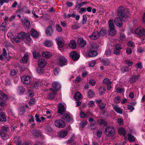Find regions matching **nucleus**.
I'll use <instances>...</instances> for the list:
<instances>
[{"label":"nucleus","mask_w":145,"mask_h":145,"mask_svg":"<svg viewBox=\"0 0 145 145\" xmlns=\"http://www.w3.org/2000/svg\"><path fill=\"white\" fill-rule=\"evenodd\" d=\"M118 17L115 18L114 22L116 25L120 27L122 26V21L123 18L125 16L126 13L125 12V9L123 7L120 6L118 9Z\"/></svg>","instance_id":"obj_1"},{"label":"nucleus","mask_w":145,"mask_h":145,"mask_svg":"<svg viewBox=\"0 0 145 145\" xmlns=\"http://www.w3.org/2000/svg\"><path fill=\"white\" fill-rule=\"evenodd\" d=\"M88 55L90 57L97 56L98 55L97 50L98 49L99 47L97 46H89Z\"/></svg>","instance_id":"obj_2"},{"label":"nucleus","mask_w":145,"mask_h":145,"mask_svg":"<svg viewBox=\"0 0 145 145\" xmlns=\"http://www.w3.org/2000/svg\"><path fill=\"white\" fill-rule=\"evenodd\" d=\"M106 135L109 137L114 138L116 134L115 130L114 128L112 126L107 127L105 131Z\"/></svg>","instance_id":"obj_3"},{"label":"nucleus","mask_w":145,"mask_h":145,"mask_svg":"<svg viewBox=\"0 0 145 145\" xmlns=\"http://www.w3.org/2000/svg\"><path fill=\"white\" fill-rule=\"evenodd\" d=\"M21 80L24 84L28 85L30 84L32 81V78L30 76L24 75L21 77Z\"/></svg>","instance_id":"obj_4"},{"label":"nucleus","mask_w":145,"mask_h":145,"mask_svg":"<svg viewBox=\"0 0 145 145\" xmlns=\"http://www.w3.org/2000/svg\"><path fill=\"white\" fill-rule=\"evenodd\" d=\"M58 63L59 65L61 67L67 65V59L63 56H61L59 57Z\"/></svg>","instance_id":"obj_5"},{"label":"nucleus","mask_w":145,"mask_h":145,"mask_svg":"<svg viewBox=\"0 0 145 145\" xmlns=\"http://www.w3.org/2000/svg\"><path fill=\"white\" fill-rule=\"evenodd\" d=\"M55 126L59 128H63L65 124V123L62 120H56L54 121Z\"/></svg>","instance_id":"obj_6"},{"label":"nucleus","mask_w":145,"mask_h":145,"mask_svg":"<svg viewBox=\"0 0 145 145\" xmlns=\"http://www.w3.org/2000/svg\"><path fill=\"white\" fill-rule=\"evenodd\" d=\"M135 33L140 36H145V30L142 27L137 28L135 31Z\"/></svg>","instance_id":"obj_7"},{"label":"nucleus","mask_w":145,"mask_h":145,"mask_svg":"<svg viewBox=\"0 0 145 145\" xmlns=\"http://www.w3.org/2000/svg\"><path fill=\"white\" fill-rule=\"evenodd\" d=\"M121 48L122 47L121 46H112L113 53L116 55H119L121 52L120 50Z\"/></svg>","instance_id":"obj_8"},{"label":"nucleus","mask_w":145,"mask_h":145,"mask_svg":"<svg viewBox=\"0 0 145 145\" xmlns=\"http://www.w3.org/2000/svg\"><path fill=\"white\" fill-rule=\"evenodd\" d=\"M100 37L99 32L97 30H94L92 34L89 36V38L91 39L95 40L97 39Z\"/></svg>","instance_id":"obj_9"},{"label":"nucleus","mask_w":145,"mask_h":145,"mask_svg":"<svg viewBox=\"0 0 145 145\" xmlns=\"http://www.w3.org/2000/svg\"><path fill=\"white\" fill-rule=\"evenodd\" d=\"M4 59L7 60L10 59L9 56L7 54L6 49L5 48L3 49L2 54L0 55V60H3Z\"/></svg>","instance_id":"obj_10"},{"label":"nucleus","mask_w":145,"mask_h":145,"mask_svg":"<svg viewBox=\"0 0 145 145\" xmlns=\"http://www.w3.org/2000/svg\"><path fill=\"white\" fill-rule=\"evenodd\" d=\"M69 55L70 57L74 61L78 60L80 57L79 55L75 51L71 52L70 53Z\"/></svg>","instance_id":"obj_11"},{"label":"nucleus","mask_w":145,"mask_h":145,"mask_svg":"<svg viewBox=\"0 0 145 145\" xmlns=\"http://www.w3.org/2000/svg\"><path fill=\"white\" fill-rule=\"evenodd\" d=\"M30 33L31 35L34 38H37L39 36V33L34 29H31Z\"/></svg>","instance_id":"obj_12"},{"label":"nucleus","mask_w":145,"mask_h":145,"mask_svg":"<svg viewBox=\"0 0 145 145\" xmlns=\"http://www.w3.org/2000/svg\"><path fill=\"white\" fill-rule=\"evenodd\" d=\"M58 112L59 114H62L64 112L65 110V108L62 103H59L58 107Z\"/></svg>","instance_id":"obj_13"},{"label":"nucleus","mask_w":145,"mask_h":145,"mask_svg":"<svg viewBox=\"0 0 145 145\" xmlns=\"http://www.w3.org/2000/svg\"><path fill=\"white\" fill-rule=\"evenodd\" d=\"M38 65L40 68H43L46 65V61L43 59H41L38 61Z\"/></svg>","instance_id":"obj_14"},{"label":"nucleus","mask_w":145,"mask_h":145,"mask_svg":"<svg viewBox=\"0 0 145 145\" xmlns=\"http://www.w3.org/2000/svg\"><path fill=\"white\" fill-rule=\"evenodd\" d=\"M54 31L52 26H49L46 29V33L48 36H51L53 33Z\"/></svg>","instance_id":"obj_15"},{"label":"nucleus","mask_w":145,"mask_h":145,"mask_svg":"<svg viewBox=\"0 0 145 145\" xmlns=\"http://www.w3.org/2000/svg\"><path fill=\"white\" fill-rule=\"evenodd\" d=\"M52 87L56 90L58 91L61 87V85L57 81H55L52 84Z\"/></svg>","instance_id":"obj_16"},{"label":"nucleus","mask_w":145,"mask_h":145,"mask_svg":"<svg viewBox=\"0 0 145 145\" xmlns=\"http://www.w3.org/2000/svg\"><path fill=\"white\" fill-rule=\"evenodd\" d=\"M56 41L58 45L63 44L64 40L63 38L61 37H59L56 39Z\"/></svg>","instance_id":"obj_17"},{"label":"nucleus","mask_w":145,"mask_h":145,"mask_svg":"<svg viewBox=\"0 0 145 145\" xmlns=\"http://www.w3.org/2000/svg\"><path fill=\"white\" fill-rule=\"evenodd\" d=\"M77 43L78 45H86V42L83 38L80 37L78 39Z\"/></svg>","instance_id":"obj_18"},{"label":"nucleus","mask_w":145,"mask_h":145,"mask_svg":"<svg viewBox=\"0 0 145 145\" xmlns=\"http://www.w3.org/2000/svg\"><path fill=\"white\" fill-rule=\"evenodd\" d=\"M112 46H110L106 50L105 54L107 57L110 56L112 54Z\"/></svg>","instance_id":"obj_19"},{"label":"nucleus","mask_w":145,"mask_h":145,"mask_svg":"<svg viewBox=\"0 0 145 145\" xmlns=\"http://www.w3.org/2000/svg\"><path fill=\"white\" fill-rule=\"evenodd\" d=\"M21 22L24 25V26L28 28L30 25V22L29 20L27 18L22 19L21 20Z\"/></svg>","instance_id":"obj_20"},{"label":"nucleus","mask_w":145,"mask_h":145,"mask_svg":"<svg viewBox=\"0 0 145 145\" xmlns=\"http://www.w3.org/2000/svg\"><path fill=\"white\" fill-rule=\"evenodd\" d=\"M39 116L38 114H35V120L38 123H40L41 122L44 121L45 120V118L44 117L42 116L40 117L41 120L39 118Z\"/></svg>","instance_id":"obj_21"},{"label":"nucleus","mask_w":145,"mask_h":145,"mask_svg":"<svg viewBox=\"0 0 145 145\" xmlns=\"http://www.w3.org/2000/svg\"><path fill=\"white\" fill-rule=\"evenodd\" d=\"M50 89L52 93H50L48 96V97L49 99H53L56 95V92L52 88H50Z\"/></svg>","instance_id":"obj_22"},{"label":"nucleus","mask_w":145,"mask_h":145,"mask_svg":"<svg viewBox=\"0 0 145 145\" xmlns=\"http://www.w3.org/2000/svg\"><path fill=\"white\" fill-rule=\"evenodd\" d=\"M140 75H136L133 76L130 80V82L131 83H133L136 82L140 77Z\"/></svg>","instance_id":"obj_23"},{"label":"nucleus","mask_w":145,"mask_h":145,"mask_svg":"<svg viewBox=\"0 0 145 145\" xmlns=\"http://www.w3.org/2000/svg\"><path fill=\"white\" fill-rule=\"evenodd\" d=\"M32 41L30 37L29 33H28L26 34V40H25V42L27 45H29L32 42Z\"/></svg>","instance_id":"obj_24"},{"label":"nucleus","mask_w":145,"mask_h":145,"mask_svg":"<svg viewBox=\"0 0 145 145\" xmlns=\"http://www.w3.org/2000/svg\"><path fill=\"white\" fill-rule=\"evenodd\" d=\"M28 56V55L27 54H25L24 56L20 60V63L23 64L26 63L27 61V58Z\"/></svg>","instance_id":"obj_25"},{"label":"nucleus","mask_w":145,"mask_h":145,"mask_svg":"<svg viewBox=\"0 0 145 145\" xmlns=\"http://www.w3.org/2000/svg\"><path fill=\"white\" fill-rule=\"evenodd\" d=\"M99 33L100 36H106L107 34V30L106 29L103 27L99 32Z\"/></svg>","instance_id":"obj_26"},{"label":"nucleus","mask_w":145,"mask_h":145,"mask_svg":"<svg viewBox=\"0 0 145 145\" xmlns=\"http://www.w3.org/2000/svg\"><path fill=\"white\" fill-rule=\"evenodd\" d=\"M67 133L66 130L62 131L59 133V137L61 138H64L67 135Z\"/></svg>","instance_id":"obj_27"},{"label":"nucleus","mask_w":145,"mask_h":145,"mask_svg":"<svg viewBox=\"0 0 145 145\" xmlns=\"http://www.w3.org/2000/svg\"><path fill=\"white\" fill-rule=\"evenodd\" d=\"M62 118L64 120L69 121L71 120L72 118L67 114H64L62 117Z\"/></svg>","instance_id":"obj_28"},{"label":"nucleus","mask_w":145,"mask_h":145,"mask_svg":"<svg viewBox=\"0 0 145 145\" xmlns=\"http://www.w3.org/2000/svg\"><path fill=\"white\" fill-rule=\"evenodd\" d=\"M113 108L117 113L120 114H122V111L121 109L118 105H115L113 106Z\"/></svg>","instance_id":"obj_29"},{"label":"nucleus","mask_w":145,"mask_h":145,"mask_svg":"<svg viewBox=\"0 0 145 145\" xmlns=\"http://www.w3.org/2000/svg\"><path fill=\"white\" fill-rule=\"evenodd\" d=\"M42 55L43 57L47 58H50L52 56L51 53L47 52H43Z\"/></svg>","instance_id":"obj_30"},{"label":"nucleus","mask_w":145,"mask_h":145,"mask_svg":"<svg viewBox=\"0 0 145 145\" xmlns=\"http://www.w3.org/2000/svg\"><path fill=\"white\" fill-rule=\"evenodd\" d=\"M33 135L35 137H38L40 136V131L37 130H33L32 131Z\"/></svg>","instance_id":"obj_31"},{"label":"nucleus","mask_w":145,"mask_h":145,"mask_svg":"<svg viewBox=\"0 0 145 145\" xmlns=\"http://www.w3.org/2000/svg\"><path fill=\"white\" fill-rule=\"evenodd\" d=\"M17 91L20 94L22 95L24 93L25 91V89L22 86H19L18 88Z\"/></svg>","instance_id":"obj_32"},{"label":"nucleus","mask_w":145,"mask_h":145,"mask_svg":"<svg viewBox=\"0 0 145 145\" xmlns=\"http://www.w3.org/2000/svg\"><path fill=\"white\" fill-rule=\"evenodd\" d=\"M108 24L109 25V29H115L113 23V20H110L108 21Z\"/></svg>","instance_id":"obj_33"},{"label":"nucleus","mask_w":145,"mask_h":145,"mask_svg":"<svg viewBox=\"0 0 145 145\" xmlns=\"http://www.w3.org/2000/svg\"><path fill=\"white\" fill-rule=\"evenodd\" d=\"M0 121H6L5 113L1 112L0 113Z\"/></svg>","instance_id":"obj_34"},{"label":"nucleus","mask_w":145,"mask_h":145,"mask_svg":"<svg viewBox=\"0 0 145 145\" xmlns=\"http://www.w3.org/2000/svg\"><path fill=\"white\" fill-rule=\"evenodd\" d=\"M33 55L34 58L35 59H38L40 57V54L38 52H37L36 51H34L33 52Z\"/></svg>","instance_id":"obj_35"},{"label":"nucleus","mask_w":145,"mask_h":145,"mask_svg":"<svg viewBox=\"0 0 145 145\" xmlns=\"http://www.w3.org/2000/svg\"><path fill=\"white\" fill-rule=\"evenodd\" d=\"M29 122L31 124L32 127H34L35 125V124L34 123V119L33 116L31 115L30 116V118L29 119Z\"/></svg>","instance_id":"obj_36"},{"label":"nucleus","mask_w":145,"mask_h":145,"mask_svg":"<svg viewBox=\"0 0 145 145\" xmlns=\"http://www.w3.org/2000/svg\"><path fill=\"white\" fill-rule=\"evenodd\" d=\"M74 97L76 101L80 100L81 98V95L79 92H76L74 96Z\"/></svg>","instance_id":"obj_37"},{"label":"nucleus","mask_w":145,"mask_h":145,"mask_svg":"<svg viewBox=\"0 0 145 145\" xmlns=\"http://www.w3.org/2000/svg\"><path fill=\"white\" fill-rule=\"evenodd\" d=\"M0 98L3 100H5L8 98V96L2 91H0Z\"/></svg>","instance_id":"obj_38"},{"label":"nucleus","mask_w":145,"mask_h":145,"mask_svg":"<svg viewBox=\"0 0 145 145\" xmlns=\"http://www.w3.org/2000/svg\"><path fill=\"white\" fill-rule=\"evenodd\" d=\"M102 63L104 65L107 66L110 64V61L109 59H103Z\"/></svg>","instance_id":"obj_39"},{"label":"nucleus","mask_w":145,"mask_h":145,"mask_svg":"<svg viewBox=\"0 0 145 145\" xmlns=\"http://www.w3.org/2000/svg\"><path fill=\"white\" fill-rule=\"evenodd\" d=\"M18 37L21 39H24L26 37V35L25 32H22L19 33L18 35Z\"/></svg>","instance_id":"obj_40"},{"label":"nucleus","mask_w":145,"mask_h":145,"mask_svg":"<svg viewBox=\"0 0 145 145\" xmlns=\"http://www.w3.org/2000/svg\"><path fill=\"white\" fill-rule=\"evenodd\" d=\"M129 70V67L126 66L122 67L121 69V71L123 73L128 72Z\"/></svg>","instance_id":"obj_41"},{"label":"nucleus","mask_w":145,"mask_h":145,"mask_svg":"<svg viewBox=\"0 0 145 145\" xmlns=\"http://www.w3.org/2000/svg\"><path fill=\"white\" fill-rule=\"evenodd\" d=\"M118 132L121 135H125V129L123 128H120L118 129Z\"/></svg>","instance_id":"obj_42"},{"label":"nucleus","mask_w":145,"mask_h":145,"mask_svg":"<svg viewBox=\"0 0 145 145\" xmlns=\"http://www.w3.org/2000/svg\"><path fill=\"white\" fill-rule=\"evenodd\" d=\"M108 32L109 35L110 36H113L116 33V32L115 29H108Z\"/></svg>","instance_id":"obj_43"},{"label":"nucleus","mask_w":145,"mask_h":145,"mask_svg":"<svg viewBox=\"0 0 145 145\" xmlns=\"http://www.w3.org/2000/svg\"><path fill=\"white\" fill-rule=\"evenodd\" d=\"M14 142L16 145H21V141L18 137H17L14 138Z\"/></svg>","instance_id":"obj_44"},{"label":"nucleus","mask_w":145,"mask_h":145,"mask_svg":"<svg viewBox=\"0 0 145 145\" xmlns=\"http://www.w3.org/2000/svg\"><path fill=\"white\" fill-rule=\"evenodd\" d=\"M25 109L23 107H20L19 108L18 113L20 115H23L25 112Z\"/></svg>","instance_id":"obj_45"},{"label":"nucleus","mask_w":145,"mask_h":145,"mask_svg":"<svg viewBox=\"0 0 145 145\" xmlns=\"http://www.w3.org/2000/svg\"><path fill=\"white\" fill-rule=\"evenodd\" d=\"M44 44V45H52L53 44V43L52 40H46Z\"/></svg>","instance_id":"obj_46"},{"label":"nucleus","mask_w":145,"mask_h":145,"mask_svg":"<svg viewBox=\"0 0 145 145\" xmlns=\"http://www.w3.org/2000/svg\"><path fill=\"white\" fill-rule=\"evenodd\" d=\"M105 89L104 88L100 87L99 90V93L100 95H103L105 93Z\"/></svg>","instance_id":"obj_47"},{"label":"nucleus","mask_w":145,"mask_h":145,"mask_svg":"<svg viewBox=\"0 0 145 145\" xmlns=\"http://www.w3.org/2000/svg\"><path fill=\"white\" fill-rule=\"evenodd\" d=\"M128 139L131 142H133L135 140V138L131 134H129L128 135Z\"/></svg>","instance_id":"obj_48"},{"label":"nucleus","mask_w":145,"mask_h":145,"mask_svg":"<svg viewBox=\"0 0 145 145\" xmlns=\"http://www.w3.org/2000/svg\"><path fill=\"white\" fill-rule=\"evenodd\" d=\"M56 27L57 31L58 32H61L62 31V29L60 25L58 24H56Z\"/></svg>","instance_id":"obj_49"},{"label":"nucleus","mask_w":145,"mask_h":145,"mask_svg":"<svg viewBox=\"0 0 145 145\" xmlns=\"http://www.w3.org/2000/svg\"><path fill=\"white\" fill-rule=\"evenodd\" d=\"M103 82L106 85L109 84H112V82L108 78H105L104 79L103 81Z\"/></svg>","instance_id":"obj_50"},{"label":"nucleus","mask_w":145,"mask_h":145,"mask_svg":"<svg viewBox=\"0 0 145 145\" xmlns=\"http://www.w3.org/2000/svg\"><path fill=\"white\" fill-rule=\"evenodd\" d=\"M1 130L5 132H9L10 131L8 127L5 126L2 127Z\"/></svg>","instance_id":"obj_51"},{"label":"nucleus","mask_w":145,"mask_h":145,"mask_svg":"<svg viewBox=\"0 0 145 145\" xmlns=\"http://www.w3.org/2000/svg\"><path fill=\"white\" fill-rule=\"evenodd\" d=\"M7 134L5 132L1 130L0 131V135L2 137H5L7 136Z\"/></svg>","instance_id":"obj_52"},{"label":"nucleus","mask_w":145,"mask_h":145,"mask_svg":"<svg viewBox=\"0 0 145 145\" xmlns=\"http://www.w3.org/2000/svg\"><path fill=\"white\" fill-rule=\"evenodd\" d=\"M12 40L14 42H15L17 43H19L21 42V40L18 38L14 37L12 39Z\"/></svg>","instance_id":"obj_53"},{"label":"nucleus","mask_w":145,"mask_h":145,"mask_svg":"<svg viewBox=\"0 0 145 145\" xmlns=\"http://www.w3.org/2000/svg\"><path fill=\"white\" fill-rule=\"evenodd\" d=\"M114 102L116 103H118L120 102V97L119 96L115 97Z\"/></svg>","instance_id":"obj_54"},{"label":"nucleus","mask_w":145,"mask_h":145,"mask_svg":"<svg viewBox=\"0 0 145 145\" xmlns=\"http://www.w3.org/2000/svg\"><path fill=\"white\" fill-rule=\"evenodd\" d=\"M124 63L129 66H131L133 63L132 61L128 60H125Z\"/></svg>","instance_id":"obj_55"},{"label":"nucleus","mask_w":145,"mask_h":145,"mask_svg":"<svg viewBox=\"0 0 145 145\" xmlns=\"http://www.w3.org/2000/svg\"><path fill=\"white\" fill-rule=\"evenodd\" d=\"M40 85V82L38 81H35L33 84V86L34 88L37 89Z\"/></svg>","instance_id":"obj_56"},{"label":"nucleus","mask_w":145,"mask_h":145,"mask_svg":"<svg viewBox=\"0 0 145 145\" xmlns=\"http://www.w3.org/2000/svg\"><path fill=\"white\" fill-rule=\"evenodd\" d=\"M35 99L33 98H32L29 101V105L30 106H32L35 104Z\"/></svg>","instance_id":"obj_57"},{"label":"nucleus","mask_w":145,"mask_h":145,"mask_svg":"<svg viewBox=\"0 0 145 145\" xmlns=\"http://www.w3.org/2000/svg\"><path fill=\"white\" fill-rule=\"evenodd\" d=\"M96 61L95 60H92L91 61L89 64V67H93L95 64L96 63Z\"/></svg>","instance_id":"obj_58"},{"label":"nucleus","mask_w":145,"mask_h":145,"mask_svg":"<svg viewBox=\"0 0 145 145\" xmlns=\"http://www.w3.org/2000/svg\"><path fill=\"white\" fill-rule=\"evenodd\" d=\"M97 136L98 138H100L102 134V131L101 130H97L96 132Z\"/></svg>","instance_id":"obj_59"},{"label":"nucleus","mask_w":145,"mask_h":145,"mask_svg":"<svg viewBox=\"0 0 145 145\" xmlns=\"http://www.w3.org/2000/svg\"><path fill=\"white\" fill-rule=\"evenodd\" d=\"M34 95V93L32 90H30L28 91V96L29 97H32Z\"/></svg>","instance_id":"obj_60"},{"label":"nucleus","mask_w":145,"mask_h":145,"mask_svg":"<svg viewBox=\"0 0 145 145\" xmlns=\"http://www.w3.org/2000/svg\"><path fill=\"white\" fill-rule=\"evenodd\" d=\"M98 122L99 123L101 124H104L106 125V122L103 119H99L98 120Z\"/></svg>","instance_id":"obj_61"},{"label":"nucleus","mask_w":145,"mask_h":145,"mask_svg":"<svg viewBox=\"0 0 145 145\" xmlns=\"http://www.w3.org/2000/svg\"><path fill=\"white\" fill-rule=\"evenodd\" d=\"M95 81L93 79H91L89 80V84L91 86H94L95 84Z\"/></svg>","instance_id":"obj_62"},{"label":"nucleus","mask_w":145,"mask_h":145,"mask_svg":"<svg viewBox=\"0 0 145 145\" xmlns=\"http://www.w3.org/2000/svg\"><path fill=\"white\" fill-rule=\"evenodd\" d=\"M80 116L82 118H85L86 117V114L84 113V112L83 111H80Z\"/></svg>","instance_id":"obj_63"},{"label":"nucleus","mask_w":145,"mask_h":145,"mask_svg":"<svg viewBox=\"0 0 145 145\" xmlns=\"http://www.w3.org/2000/svg\"><path fill=\"white\" fill-rule=\"evenodd\" d=\"M87 18L86 15L84 14L82 16V24H84L86 23L87 21Z\"/></svg>","instance_id":"obj_64"}]
</instances>
